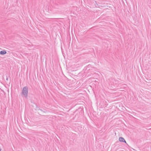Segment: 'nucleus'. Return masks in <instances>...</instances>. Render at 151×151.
<instances>
[{
	"label": "nucleus",
	"mask_w": 151,
	"mask_h": 151,
	"mask_svg": "<svg viewBox=\"0 0 151 151\" xmlns=\"http://www.w3.org/2000/svg\"><path fill=\"white\" fill-rule=\"evenodd\" d=\"M119 141L120 142H125L126 143H127L126 141L123 137H119Z\"/></svg>",
	"instance_id": "nucleus-2"
},
{
	"label": "nucleus",
	"mask_w": 151,
	"mask_h": 151,
	"mask_svg": "<svg viewBox=\"0 0 151 151\" xmlns=\"http://www.w3.org/2000/svg\"><path fill=\"white\" fill-rule=\"evenodd\" d=\"M0 151H1V150H0Z\"/></svg>",
	"instance_id": "nucleus-5"
},
{
	"label": "nucleus",
	"mask_w": 151,
	"mask_h": 151,
	"mask_svg": "<svg viewBox=\"0 0 151 151\" xmlns=\"http://www.w3.org/2000/svg\"><path fill=\"white\" fill-rule=\"evenodd\" d=\"M39 110L41 112H43L44 113H45V111H43V110H42L41 109H39Z\"/></svg>",
	"instance_id": "nucleus-4"
},
{
	"label": "nucleus",
	"mask_w": 151,
	"mask_h": 151,
	"mask_svg": "<svg viewBox=\"0 0 151 151\" xmlns=\"http://www.w3.org/2000/svg\"><path fill=\"white\" fill-rule=\"evenodd\" d=\"M6 53V52L5 50H3L0 52V54L1 55H4Z\"/></svg>",
	"instance_id": "nucleus-3"
},
{
	"label": "nucleus",
	"mask_w": 151,
	"mask_h": 151,
	"mask_svg": "<svg viewBox=\"0 0 151 151\" xmlns=\"http://www.w3.org/2000/svg\"><path fill=\"white\" fill-rule=\"evenodd\" d=\"M22 93L25 97L27 98V97L28 93V88L27 86H25L23 88Z\"/></svg>",
	"instance_id": "nucleus-1"
}]
</instances>
